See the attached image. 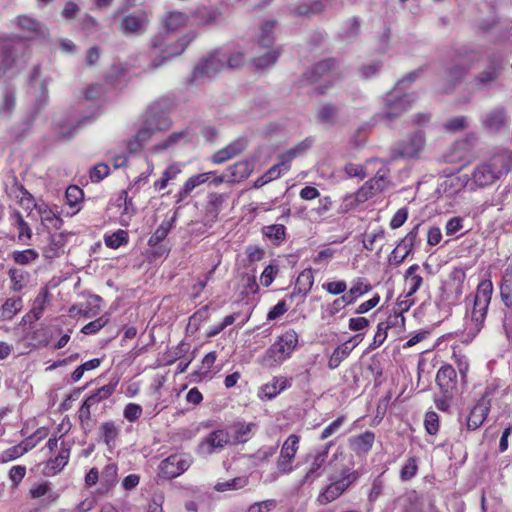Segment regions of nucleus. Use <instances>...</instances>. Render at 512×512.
<instances>
[{
	"instance_id": "f257e3e1",
	"label": "nucleus",
	"mask_w": 512,
	"mask_h": 512,
	"mask_svg": "<svg viewBox=\"0 0 512 512\" xmlns=\"http://www.w3.org/2000/svg\"><path fill=\"white\" fill-rule=\"evenodd\" d=\"M492 293V281L484 279L478 284L472 300L467 299V311L462 330V339L464 342L472 341L484 327Z\"/></svg>"
},
{
	"instance_id": "f03ea898",
	"label": "nucleus",
	"mask_w": 512,
	"mask_h": 512,
	"mask_svg": "<svg viewBox=\"0 0 512 512\" xmlns=\"http://www.w3.org/2000/svg\"><path fill=\"white\" fill-rule=\"evenodd\" d=\"M172 126L169 112L158 102L152 103L135 134L127 141V149L135 153L148 144L159 132L166 131Z\"/></svg>"
},
{
	"instance_id": "7ed1b4c3",
	"label": "nucleus",
	"mask_w": 512,
	"mask_h": 512,
	"mask_svg": "<svg viewBox=\"0 0 512 512\" xmlns=\"http://www.w3.org/2000/svg\"><path fill=\"white\" fill-rule=\"evenodd\" d=\"M512 168V151L502 150L493 155L487 162L477 165L471 176L470 191L484 189L494 184L502 175Z\"/></svg>"
},
{
	"instance_id": "20e7f679",
	"label": "nucleus",
	"mask_w": 512,
	"mask_h": 512,
	"mask_svg": "<svg viewBox=\"0 0 512 512\" xmlns=\"http://www.w3.org/2000/svg\"><path fill=\"white\" fill-rule=\"evenodd\" d=\"M299 336L293 329L285 331L277 337L276 341L266 350L260 359L264 367H276L289 359L298 346Z\"/></svg>"
},
{
	"instance_id": "39448f33",
	"label": "nucleus",
	"mask_w": 512,
	"mask_h": 512,
	"mask_svg": "<svg viewBox=\"0 0 512 512\" xmlns=\"http://www.w3.org/2000/svg\"><path fill=\"white\" fill-rule=\"evenodd\" d=\"M417 73L412 72L400 80L394 88L384 97V117L392 120L395 116L411 108L416 98L412 94L404 93L407 83H411L416 78Z\"/></svg>"
},
{
	"instance_id": "423d86ee",
	"label": "nucleus",
	"mask_w": 512,
	"mask_h": 512,
	"mask_svg": "<svg viewBox=\"0 0 512 512\" xmlns=\"http://www.w3.org/2000/svg\"><path fill=\"white\" fill-rule=\"evenodd\" d=\"M359 478V473L349 468L329 477V483L318 494L316 502L327 505L340 498Z\"/></svg>"
},
{
	"instance_id": "0eeeda50",
	"label": "nucleus",
	"mask_w": 512,
	"mask_h": 512,
	"mask_svg": "<svg viewBox=\"0 0 512 512\" xmlns=\"http://www.w3.org/2000/svg\"><path fill=\"white\" fill-rule=\"evenodd\" d=\"M195 37L194 32H189L174 41L167 33H162L152 41V49L155 55L160 56L162 60H167L182 54Z\"/></svg>"
},
{
	"instance_id": "6e6552de",
	"label": "nucleus",
	"mask_w": 512,
	"mask_h": 512,
	"mask_svg": "<svg viewBox=\"0 0 512 512\" xmlns=\"http://www.w3.org/2000/svg\"><path fill=\"white\" fill-rule=\"evenodd\" d=\"M226 58V52L221 51L220 49L215 50L195 66L190 82L198 84L213 78L225 68Z\"/></svg>"
},
{
	"instance_id": "1a4fd4ad",
	"label": "nucleus",
	"mask_w": 512,
	"mask_h": 512,
	"mask_svg": "<svg viewBox=\"0 0 512 512\" xmlns=\"http://www.w3.org/2000/svg\"><path fill=\"white\" fill-rule=\"evenodd\" d=\"M335 62L333 59H327L321 61L309 68L304 74L302 78L303 85H316L315 92L318 94H324L327 92L329 88V84L332 82L333 76V68Z\"/></svg>"
},
{
	"instance_id": "9d476101",
	"label": "nucleus",
	"mask_w": 512,
	"mask_h": 512,
	"mask_svg": "<svg viewBox=\"0 0 512 512\" xmlns=\"http://www.w3.org/2000/svg\"><path fill=\"white\" fill-rule=\"evenodd\" d=\"M465 280V269L454 267L442 283L441 300L449 306L458 304L464 292Z\"/></svg>"
},
{
	"instance_id": "9b49d317",
	"label": "nucleus",
	"mask_w": 512,
	"mask_h": 512,
	"mask_svg": "<svg viewBox=\"0 0 512 512\" xmlns=\"http://www.w3.org/2000/svg\"><path fill=\"white\" fill-rule=\"evenodd\" d=\"M419 227L420 224L414 226L393 249L388 257L390 264L399 266L412 252L418 239Z\"/></svg>"
},
{
	"instance_id": "f8f14e48",
	"label": "nucleus",
	"mask_w": 512,
	"mask_h": 512,
	"mask_svg": "<svg viewBox=\"0 0 512 512\" xmlns=\"http://www.w3.org/2000/svg\"><path fill=\"white\" fill-rule=\"evenodd\" d=\"M299 436L290 435L282 445L277 460V469L281 474H290L293 471L292 462L299 448Z\"/></svg>"
},
{
	"instance_id": "ddd939ff",
	"label": "nucleus",
	"mask_w": 512,
	"mask_h": 512,
	"mask_svg": "<svg viewBox=\"0 0 512 512\" xmlns=\"http://www.w3.org/2000/svg\"><path fill=\"white\" fill-rule=\"evenodd\" d=\"M227 445H233L229 431H227V429H218L211 432L200 442L198 453L201 455H210L223 449Z\"/></svg>"
},
{
	"instance_id": "4468645a",
	"label": "nucleus",
	"mask_w": 512,
	"mask_h": 512,
	"mask_svg": "<svg viewBox=\"0 0 512 512\" xmlns=\"http://www.w3.org/2000/svg\"><path fill=\"white\" fill-rule=\"evenodd\" d=\"M425 136L418 130L402 140L396 147V153L403 158H415L423 151L425 147Z\"/></svg>"
},
{
	"instance_id": "2eb2a0df",
	"label": "nucleus",
	"mask_w": 512,
	"mask_h": 512,
	"mask_svg": "<svg viewBox=\"0 0 512 512\" xmlns=\"http://www.w3.org/2000/svg\"><path fill=\"white\" fill-rule=\"evenodd\" d=\"M190 464L191 461L188 458L172 455L161 461L158 474L160 477L172 479L184 473Z\"/></svg>"
},
{
	"instance_id": "dca6fc26",
	"label": "nucleus",
	"mask_w": 512,
	"mask_h": 512,
	"mask_svg": "<svg viewBox=\"0 0 512 512\" xmlns=\"http://www.w3.org/2000/svg\"><path fill=\"white\" fill-rule=\"evenodd\" d=\"M479 58V53L475 51L461 55L455 63L448 68L447 80L452 83L460 81L470 70L471 63L478 61Z\"/></svg>"
},
{
	"instance_id": "f3484780",
	"label": "nucleus",
	"mask_w": 512,
	"mask_h": 512,
	"mask_svg": "<svg viewBox=\"0 0 512 512\" xmlns=\"http://www.w3.org/2000/svg\"><path fill=\"white\" fill-rule=\"evenodd\" d=\"M387 184L388 181L386 178V172L379 170L375 177L365 182L358 189V198L360 201L366 202L367 200L376 196L378 193L382 192L387 187Z\"/></svg>"
},
{
	"instance_id": "a211bd4d",
	"label": "nucleus",
	"mask_w": 512,
	"mask_h": 512,
	"mask_svg": "<svg viewBox=\"0 0 512 512\" xmlns=\"http://www.w3.org/2000/svg\"><path fill=\"white\" fill-rule=\"evenodd\" d=\"M509 117L503 107H496L481 117V123L484 129L489 132H498L508 125Z\"/></svg>"
},
{
	"instance_id": "6ab92c4d",
	"label": "nucleus",
	"mask_w": 512,
	"mask_h": 512,
	"mask_svg": "<svg viewBox=\"0 0 512 512\" xmlns=\"http://www.w3.org/2000/svg\"><path fill=\"white\" fill-rule=\"evenodd\" d=\"M436 382L447 397H451L456 389L457 374L451 365L442 366L436 375Z\"/></svg>"
},
{
	"instance_id": "aec40b11",
	"label": "nucleus",
	"mask_w": 512,
	"mask_h": 512,
	"mask_svg": "<svg viewBox=\"0 0 512 512\" xmlns=\"http://www.w3.org/2000/svg\"><path fill=\"white\" fill-rule=\"evenodd\" d=\"M192 135L189 129L171 133L166 139L151 147L150 151L154 153L164 152L180 144L191 141Z\"/></svg>"
},
{
	"instance_id": "412c9836",
	"label": "nucleus",
	"mask_w": 512,
	"mask_h": 512,
	"mask_svg": "<svg viewBox=\"0 0 512 512\" xmlns=\"http://www.w3.org/2000/svg\"><path fill=\"white\" fill-rule=\"evenodd\" d=\"M332 445V442L326 444L324 447L319 449L316 454L313 457V461L310 464V468L305 474L304 478L301 481V485H303L306 482H312L316 478H318L321 475V468L326 463L329 449Z\"/></svg>"
},
{
	"instance_id": "4be33fe9",
	"label": "nucleus",
	"mask_w": 512,
	"mask_h": 512,
	"mask_svg": "<svg viewBox=\"0 0 512 512\" xmlns=\"http://www.w3.org/2000/svg\"><path fill=\"white\" fill-rule=\"evenodd\" d=\"M490 409V400L481 398L476 405L471 409L467 417V427L470 430H475L480 427L486 419Z\"/></svg>"
},
{
	"instance_id": "5701e85b",
	"label": "nucleus",
	"mask_w": 512,
	"mask_h": 512,
	"mask_svg": "<svg viewBox=\"0 0 512 512\" xmlns=\"http://www.w3.org/2000/svg\"><path fill=\"white\" fill-rule=\"evenodd\" d=\"M49 302L50 293L47 288H42L34 299L31 310L24 316V321L32 323L39 320Z\"/></svg>"
},
{
	"instance_id": "b1692460",
	"label": "nucleus",
	"mask_w": 512,
	"mask_h": 512,
	"mask_svg": "<svg viewBox=\"0 0 512 512\" xmlns=\"http://www.w3.org/2000/svg\"><path fill=\"white\" fill-rule=\"evenodd\" d=\"M398 323H404V317L401 315L390 316L387 321L378 323L373 341L369 345V350H375L380 347L387 338L388 330Z\"/></svg>"
},
{
	"instance_id": "393cba45",
	"label": "nucleus",
	"mask_w": 512,
	"mask_h": 512,
	"mask_svg": "<svg viewBox=\"0 0 512 512\" xmlns=\"http://www.w3.org/2000/svg\"><path fill=\"white\" fill-rule=\"evenodd\" d=\"M71 445L66 442L61 443L58 455L54 459L47 461L45 470L48 475L59 473L68 463L70 457Z\"/></svg>"
},
{
	"instance_id": "a878e982",
	"label": "nucleus",
	"mask_w": 512,
	"mask_h": 512,
	"mask_svg": "<svg viewBox=\"0 0 512 512\" xmlns=\"http://www.w3.org/2000/svg\"><path fill=\"white\" fill-rule=\"evenodd\" d=\"M332 0L302 1L291 7V13L298 16H310L321 12Z\"/></svg>"
},
{
	"instance_id": "bb28decb",
	"label": "nucleus",
	"mask_w": 512,
	"mask_h": 512,
	"mask_svg": "<svg viewBox=\"0 0 512 512\" xmlns=\"http://www.w3.org/2000/svg\"><path fill=\"white\" fill-rule=\"evenodd\" d=\"M254 428V423L244 422H238L229 427L227 431L230 433L232 444L246 443L252 437Z\"/></svg>"
},
{
	"instance_id": "cd10ccee",
	"label": "nucleus",
	"mask_w": 512,
	"mask_h": 512,
	"mask_svg": "<svg viewBox=\"0 0 512 512\" xmlns=\"http://www.w3.org/2000/svg\"><path fill=\"white\" fill-rule=\"evenodd\" d=\"M246 148V140L245 139H237L227 145L225 148L219 150L212 157V161L214 163H222L225 162L236 155L240 154Z\"/></svg>"
},
{
	"instance_id": "c85d7f7f",
	"label": "nucleus",
	"mask_w": 512,
	"mask_h": 512,
	"mask_svg": "<svg viewBox=\"0 0 512 512\" xmlns=\"http://www.w3.org/2000/svg\"><path fill=\"white\" fill-rule=\"evenodd\" d=\"M348 305L351 304L343 295L335 298L331 303L321 307V319L327 324H331L334 318Z\"/></svg>"
},
{
	"instance_id": "c756f323",
	"label": "nucleus",
	"mask_w": 512,
	"mask_h": 512,
	"mask_svg": "<svg viewBox=\"0 0 512 512\" xmlns=\"http://www.w3.org/2000/svg\"><path fill=\"white\" fill-rule=\"evenodd\" d=\"M371 289L372 286L366 278L357 277L353 279L350 289L343 296L347 299L348 303L353 304L358 298L369 293Z\"/></svg>"
},
{
	"instance_id": "7c9ffc66",
	"label": "nucleus",
	"mask_w": 512,
	"mask_h": 512,
	"mask_svg": "<svg viewBox=\"0 0 512 512\" xmlns=\"http://www.w3.org/2000/svg\"><path fill=\"white\" fill-rule=\"evenodd\" d=\"M289 381L285 377H274L271 381L261 387L260 396L266 399H273L289 387Z\"/></svg>"
},
{
	"instance_id": "2f4dec72",
	"label": "nucleus",
	"mask_w": 512,
	"mask_h": 512,
	"mask_svg": "<svg viewBox=\"0 0 512 512\" xmlns=\"http://www.w3.org/2000/svg\"><path fill=\"white\" fill-rule=\"evenodd\" d=\"M32 499H42L46 503H51L59 498V494L53 490L49 482H41L33 485L29 490Z\"/></svg>"
},
{
	"instance_id": "473e14b6",
	"label": "nucleus",
	"mask_w": 512,
	"mask_h": 512,
	"mask_svg": "<svg viewBox=\"0 0 512 512\" xmlns=\"http://www.w3.org/2000/svg\"><path fill=\"white\" fill-rule=\"evenodd\" d=\"M34 447H35V442H32V439H25L20 444L12 446V447L4 450L0 454V462L7 463L10 461H13V460L23 456L25 453H27L29 450H31Z\"/></svg>"
},
{
	"instance_id": "72a5a7b5",
	"label": "nucleus",
	"mask_w": 512,
	"mask_h": 512,
	"mask_svg": "<svg viewBox=\"0 0 512 512\" xmlns=\"http://www.w3.org/2000/svg\"><path fill=\"white\" fill-rule=\"evenodd\" d=\"M100 437L109 450L116 447L120 434V427L112 421L103 422L99 427Z\"/></svg>"
},
{
	"instance_id": "f704fd0d",
	"label": "nucleus",
	"mask_w": 512,
	"mask_h": 512,
	"mask_svg": "<svg viewBox=\"0 0 512 512\" xmlns=\"http://www.w3.org/2000/svg\"><path fill=\"white\" fill-rule=\"evenodd\" d=\"M443 191L447 193L449 196H453L460 192L462 189L466 188L470 191V181L469 175L462 174L452 176L446 179L443 184Z\"/></svg>"
},
{
	"instance_id": "c9c22d12",
	"label": "nucleus",
	"mask_w": 512,
	"mask_h": 512,
	"mask_svg": "<svg viewBox=\"0 0 512 512\" xmlns=\"http://www.w3.org/2000/svg\"><path fill=\"white\" fill-rule=\"evenodd\" d=\"M221 12L216 7H200L195 10V12L192 14V17L194 18V23L198 26L202 25H210L217 21V19L220 17Z\"/></svg>"
},
{
	"instance_id": "e433bc0d",
	"label": "nucleus",
	"mask_w": 512,
	"mask_h": 512,
	"mask_svg": "<svg viewBox=\"0 0 512 512\" xmlns=\"http://www.w3.org/2000/svg\"><path fill=\"white\" fill-rule=\"evenodd\" d=\"M229 182H240L250 176L253 165L249 161H240L227 168Z\"/></svg>"
},
{
	"instance_id": "4c0bfd02",
	"label": "nucleus",
	"mask_w": 512,
	"mask_h": 512,
	"mask_svg": "<svg viewBox=\"0 0 512 512\" xmlns=\"http://www.w3.org/2000/svg\"><path fill=\"white\" fill-rule=\"evenodd\" d=\"M375 436L372 432L366 431L349 439L350 446L357 454L367 453L373 446Z\"/></svg>"
},
{
	"instance_id": "58836bf2",
	"label": "nucleus",
	"mask_w": 512,
	"mask_h": 512,
	"mask_svg": "<svg viewBox=\"0 0 512 512\" xmlns=\"http://www.w3.org/2000/svg\"><path fill=\"white\" fill-rule=\"evenodd\" d=\"M500 74V60L493 59L485 69L480 72L476 81L481 86H488L492 82H494Z\"/></svg>"
},
{
	"instance_id": "ea45409f",
	"label": "nucleus",
	"mask_w": 512,
	"mask_h": 512,
	"mask_svg": "<svg viewBox=\"0 0 512 512\" xmlns=\"http://www.w3.org/2000/svg\"><path fill=\"white\" fill-rule=\"evenodd\" d=\"M147 23L144 13H137L126 16L122 21V30L125 33H137L142 31Z\"/></svg>"
},
{
	"instance_id": "a19ab883",
	"label": "nucleus",
	"mask_w": 512,
	"mask_h": 512,
	"mask_svg": "<svg viewBox=\"0 0 512 512\" xmlns=\"http://www.w3.org/2000/svg\"><path fill=\"white\" fill-rule=\"evenodd\" d=\"M310 141L304 140L297 144L295 147L281 153L279 155V165L283 168V170L288 171L290 168V162L303 153L306 149L310 147Z\"/></svg>"
},
{
	"instance_id": "79ce46f5",
	"label": "nucleus",
	"mask_w": 512,
	"mask_h": 512,
	"mask_svg": "<svg viewBox=\"0 0 512 512\" xmlns=\"http://www.w3.org/2000/svg\"><path fill=\"white\" fill-rule=\"evenodd\" d=\"M500 295L505 308H512V265L508 266L504 272Z\"/></svg>"
},
{
	"instance_id": "37998d69",
	"label": "nucleus",
	"mask_w": 512,
	"mask_h": 512,
	"mask_svg": "<svg viewBox=\"0 0 512 512\" xmlns=\"http://www.w3.org/2000/svg\"><path fill=\"white\" fill-rule=\"evenodd\" d=\"M31 92L35 97L45 100L48 96L47 81L40 79V69L35 67L30 77Z\"/></svg>"
},
{
	"instance_id": "c03bdc74",
	"label": "nucleus",
	"mask_w": 512,
	"mask_h": 512,
	"mask_svg": "<svg viewBox=\"0 0 512 512\" xmlns=\"http://www.w3.org/2000/svg\"><path fill=\"white\" fill-rule=\"evenodd\" d=\"M38 212L41 218V221L48 225L51 228L54 229H60L63 221L58 216L57 212L54 211L51 207H49L47 204H41L38 206Z\"/></svg>"
},
{
	"instance_id": "a18cd8bd",
	"label": "nucleus",
	"mask_w": 512,
	"mask_h": 512,
	"mask_svg": "<svg viewBox=\"0 0 512 512\" xmlns=\"http://www.w3.org/2000/svg\"><path fill=\"white\" fill-rule=\"evenodd\" d=\"M419 269V265L413 264L405 273V280L408 285V296L415 294L423 284V278L418 274Z\"/></svg>"
},
{
	"instance_id": "49530a36",
	"label": "nucleus",
	"mask_w": 512,
	"mask_h": 512,
	"mask_svg": "<svg viewBox=\"0 0 512 512\" xmlns=\"http://www.w3.org/2000/svg\"><path fill=\"white\" fill-rule=\"evenodd\" d=\"M65 239L62 234H54L49 238V243L44 249L46 258H56L64 252Z\"/></svg>"
},
{
	"instance_id": "de8ad7c7",
	"label": "nucleus",
	"mask_w": 512,
	"mask_h": 512,
	"mask_svg": "<svg viewBox=\"0 0 512 512\" xmlns=\"http://www.w3.org/2000/svg\"><path fill=\"white\" fill-rule=\"evenodd\" d=\"M117 201L119 202V205H121V203L124 205L123 210L120 213V223L122 225H127L131 217L136 213V208L132 199L128 197V193L125 190L120 192Z\"/></svg>"
},
{
	"instance_id": "09e8293b",
	"label": "nucleus",
	"mask_w": 512,
	"mask_h": 512,
	"mask_svg": "<svg viewBox=\"0 0 512 512\" xmlns=\"http://www.w3.org/2000/svg\"><path fill=\"white\" fill-rule=\"evenodd\" d=\"M314 284V274L311 269L303 270L296 279L294 293H302L306 296Z\"/></svg>"
},
{
	"instance_id": "8fccbe9b",
	"label": "nucleus",
	"mask_w": 512,
	"mask_h": 512,
	"mask_svg": "<svg viewBox=\"0 0 512 512\" xmlns=\"http://www.w3.org/2000/svg\"><path fill=\"white\" fill-rule=\"evenodd\" d=\"M164 23L168 31H175L187 26L189 23V17L182 12L173 11L168 13L165 17Z\"/></svg>"
},
{
	"instance_id": "3c124183",
	"label": "nucleus",
	"mask_w": 512,
	"mask_h": 512,
	"mask_svg": "<svg viewBox=\"0 0 512 512\" xmlns=\"http://www.w3.org/2000/svg\"><path fill=\"white\" fill-rule=\"evenodd\" d=\"M317 119L323 124H335L338 119L337 107L329 103L322 104L318 108Z\"/></svg>"
},
{
	"instance_id": "603ef678",
	"label": "nucleus",
	"mask_w": 512,
	"mask_h": 512,
	"mask_svg": "<svg viewBox=\"0 0 512 512\" xmlns=\"http://www.w3.org/2000/svg\"><path fill=\"white\" fill-rule=\"evenodd\" d=\"M23 307L20 297L8 298L1 307V317L4 320H11Z\"/></svg>"
},
{
	"instance_id": "864d4df0",
	"label": "nucleus",
	"mask_w": 512,
	"mask_h": 512,
	"mask_svg": "<svg viewBox=\"0 0 512 512\" xmlns=\"http://www.w3.org/2000/svg\"><path fill=\"white\" fill-rule=\"evenodd\" d=\"M13 291H21L29 281V273L17 268H12L8 272Z\"/></svg>"
},
{
	"instance_id": "5fc2aeb1",
	"label": "nucleus",
	"mask_w": 512,
	"mask_h": 512,
	"mask_svg": "<svg viewBox=\"0 0 512 512\" xmlns=\"http://www.w3.org/2000/svg\"><path fill=\"white\" fill-rule=\"evenodd\" d=\"M385 239V230L382 227H378L373 229L370 232H367L362 240L363 247L366 250L373 251L376 247V243L383 241Z\"/></svg>"
},
{
	"instance_id": "6e6d98bb",
	"label": "nucleus",
	"mask_w": 512,
	"mask_h": 512,
	"mask_svg": "<svg viewBox=\"0 0 512 512\" xmlns=\"http://www.w3.org/2000/svg\"><path fill=\"white\" fill-rule=\"evenodd\" d=\"M118 467L115 463H108L101 473V484L110 489L117 483Z\"/></svg>"
},
{
	"instance_id": "4d7b16f0",
	"label": "nucleus",
	"mask_w": 512,
	"mask_h": 512,
	"mask_svg": "<svg viewBox=\"0 0 512 512\" xmlns=\"http://www.w3.org/2000/svg\"><path fill=\"white\" fill-rule=\"evenodd\" d=\"M353 347L348 346V343H343L342 345L338 346L332 353L328 366L331 369L337 368L340 363L349 356V354L352 352Z\"/></svg>"
},
{
	"instance_id": "13d9d810",
	"label": "nucleus",
	"mask_w": 512,
	"mask_h": 512,
	"mask_svg": "<svg viewBox=\"0 0 512 512\" xmlns=\"http://www.w3.org/2000/svg\"><path fill=\"white\" fill-rule=\"evenodd\" d=\"M275 23L273 21H266L260 28L258 35V44L262 47H270L274 41V28Z\"/></svg>"
},
{
	"instance_id": "bf43d9fd",
	"label": "nucleus",
	"mask_w": 512,
	"mask_h": 512,
	"mask_svg": "<svg viewBox=\"0 0 512 512\" xmlns=\"http://www.w3.org/2000/svg\"><path fill=\"white\" fill-rule=\"evenodd\" d=\"M248 482L249 481H248L247 476H241V477H236L229 481L218 482L214 488L218 492H224V491H228V490H238V489H241V488H244L245 486H247Z\"/></svg>"
},
{
	"instance_id": "052dcab7",
	"label": "nucleus",
	"mask_w": 512,
	"mask_h": 512,
	"mask_svg": "<svg viewBox=\"0 0 512 512\" xmlns=\"http://www.w3.org/2000/svg\"><path fill=\"white\" fill-rule=\"evenodd\" d=\"M104 242L107 247L117 249L128 242V233L119 229L110 235H105Z\"/></svg>"
},
{
	"instance_id": "680f3d73",
	"label": "nucleus",
	"mask_w": 512,
	"mask_h": 512,
	"mask_svg": "<svg viewBox=\"0 0 512 512\" xmlns=\"http://www.w3.org/2000/svg\"><path fill=\"white\" fill-rule=\"evenodd\" d=\"M285 226L282 224H273L263 228V234L275 243H280L285 238Z\"/></svg>"
},
{
	"instance_id": "e2e57ef3",
	"label": "nucleus",
	"mask_w": 512,
	"mask_h": 512,
	"mask_svg": "<svg viewBox=\"0 0 512 512\" xmlns=\"http://www.w3.org/2000/svg\"><path fill=\"white\" fill-rule=\"evenodd\" d=\"M39 254L34 249H25L22 251H14L12 259L19 265H28L38 259Z\"/></svg>"
},
{
	"instance_id": "0e129e2a",
	"label": "nucleus",
	"mask_w": 512,
	"mask_h": 512,
	"mask_svg": "<svg viewBox=\"0 0 512 512\" xmlns=\"http://www.w3.org/2000/svg\"><path fill=\"white\" fill-rule=\"evenodd\" d=\"M172 228V221H163L148 240L150 246H156L163 241Z\"/></svg>"
},
{
	"instance_id": "69168bd1",
	"label": "nucleus",
	"mask_w": 512,
	"mask_h": 512,
	"mask_svg": "<svg viewBox=\"0 0 512 512\" xmlns=\"http://www.w3.org/2000/svg\"><path fill=\"white\" fill-rule=\"evenodd\" d=\"M226 196L219 193H210L208 195L207 211L213 217H217L221 211L222 204L224 203Z\"/></svg>"
},
{
	"instance_id": "338daca9",
	"label": "nucleus",
	"mask_w": 512,
	"mask_h": 512,
	"mask_svg": "<svg viewBox=\"0 0 512 512\" xmlns=\"http://www.w3.org/2000/svg\"><path fill=\"white\" fill-rule=\"evenodd\" d=\"M280 52L276 49L267 51L264 55L254 58V65L257 69H264L273 65Z\"/></svg>"
},
{
	"instance_id": "774afa93",
	"label": "nucleus",
	"mask_w": 512,
	"mask_h": 512,
	"mask_svg": "<svg viewBox=\"0 0 512 512\" xmlns=\"http://www.w3.org/2000/svg\"><path fill=\"white\" fill-rule=\"evenodd\" d=\"M115 384H107L99 388L96 392L89 395L87 398L93 405L100 403L102 400L109 398L115 391Z\"/></svg>"
}]
</instances>
